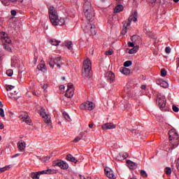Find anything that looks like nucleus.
Segmentation results:
<instances>
[{"instance_id": "obj_1", "label": "nucleus", "mask_w": 179, "mask_h": 179, "mask_svg": "<svg viewBox=\"0 0 179 179\" xmlns=\"http://www.w3.org/2000/svg\"><path fill=\"white\" fill-rule=\"evenodd\" d=\"M49 18L52 26H64L65 24V18L58 15V12L54 6L49 7Z\"/></svg>"}, {"instance_id": "obj_2", "label": "nucleus", "mask_w": 179, "mask_h": 179, "mask_svg": "<svg viewBox=\"0 0 179 179\" xmlns=\"http://www.w3.org/2000/svg\"><path fill=\"white\" fill-rule=\"evenodd\" d=\"M84 15L88 22H93L94 19V9L92 6V3L86 1L83 6Z\"/></svg>"}, {"instance_id": "obj_3", "label": "nucleus", "mask_w": 179, "mask_h": 179, "mask_svg": "<svg viewBox=\"0 0 179 179\" xmlns=\"http://www.w3.org/2000/svg\"><path fill=\"white\" fill-rule=\"evenodd\" d=\"M82 74L84 78H89L92 75V61L89 58H85L83 63Z\"/></svg>"}, {"instance_id": "obj_4", "label": "nucleus", "mask_w": 179, "mask_h": 179, "mask_svg": "<svg viewBox=\"0 0 179 179\" xmlns=\"http://www.w3.org/2000/svg\"><path fill=\"white\" fill-rule=\"evenodd\" d=\"M138 20V13L134 11L132 15H130L127 21L123 25V29L122 30V34L125 36L128 31V27L131 26V22H136Z\"/></svg>"}, {"instance_id": "obj_5", "label": "nucleus", "mask_w": 179, "mask_h": 179, "mask_svg": "<svg viewBox=\"0 0 179 179\" xmlns=\"http://www.w3.org/2000/svg\"><path fill=\"white\" fill-rule=\"evenodd\" d=\"M169 141H171V143H172L173 148H177L178 146V141H179V136L177 132H176L175 130H170L169 133Z\"/></svg>"}, {"instance_id": "obj_6", "label": "nucleus", "mask_w": 179, "mask_h": 179, "mask_svg": "<svg viewBox=\"0 0 179 179\" xmlns=\"http://www.w3.org/2000/svg\"><path fill=\"white\" fill-rule=\"evenodd\" d=\"M83 30L90 36H96V27L90 22L83 26Z\"/></svg>"}, {"instance_id": "obj_7", "label": "nucleus", "mask_w": 179, "mask_h": 179, "mask_svg": "<svg viewBox=\"0 0 179 179\" xmlns=\"http://www.w3.org/2000/svg\"><path fill=\"white\" fill-rule=\"evenodd\" d=\"M6 90H7V92H11L10 97L13 100H17V99H19V91L15 90V86L10 85H6Z\"/></svg>"}, {"instance_id": "obj_8", "label": "nucleus", "mask_w": 179, "mask_h": 179, "mask_svg": "<svg viewBox=\"0 0 179 179\" xmlns=\"http://www.w3.org/2000/svg\"><path fill=\"white\" fill-rule=\"evenodd\" d=\"M48 64L50 65L52 69H54V66H56L59 69L61 68V58L60 57H50V60L48 61Z\"/></svg>"}, {"instance_id": "obj_9", "label": "nucleus", "mask_w": 179, "mask_h": 179, "mask_svg": "<svg viewBox=\"0 0 179 179\" xmlns=\"http://www.w3.org/2000/svg\"><path fill=\"white\" fill-rule=\"evenodd\" d=\"M95 107L96 105L92 101H86L80 106V110H88L89 111L94 110Z\"/></svg>"}, {"instance_id": "obj_10", "label": "nucleus", "mask_w": 179, "mask_h": 179, "mask_svg": "<svg viewBox=\"0 0 179 179\" xmlns=\"http://www.w3.org/2000/svg\"><path fill=\"white\" fill-rule=\"evenodd\" d=\"M52 166L54 167L57 166L62 170H68V169H69V165L68 164V163L62 160L53 162Z\"/></svg>"}, {"instance_id": "obj_11", "label": "nucleus", "mask_w": 179, "mask_h": 179, "mask_svg": "<svg viewBox=\"0 0 179 179\" xmlns=\"http://www.w3.org/2000/svg\"><path fill=\"white\" fill-rule=\"evenodd\" d=\"M40 113L42 118L45 120V124H47L48 125H51V117H50V115L47 114V113H45V109L41 107Z\"/></svg>"}, {"instance_id": "obj_12", "label": "nucleus", "mask_w": 179, "mask_h": 179, "mask_svg": "<svg viewBox=\"0 0 179 179\" xmlns=\"http://www.w3.org/2000/svg\"><path fill=\"white\" fill-rule=\"evenodd\" d=\"M74 94V90H73V85L72 83H69L67 85V90L66 91L65 96L68 99H71V97H73Z\"/></svg>"}, {"instance_id": "obj_13", "label": "nucleus", "mask_w": 179, "mask_h": 179, "mask_svg": "<svg viewBox=\"0 0 179 179\" xmlns=\"http://www.w3.org/2000/svg\"><path fill=\"white\" fill-rule=\"evenodd\" d=\"M20 118L22 120L23 122H26L28 125H32L31 120L26 112H22Z\"/></svg>"}, {"instance_id": "obj_14", "label": "nucleus", "mask_w": 179, "mask_h": 179, "mask_svg": "<svg viewBox=\"0 0 179 179\" xmlns=\"http://www.w3.org/2000/svg\"><path fill=\"white\" fill-rule=\"evenodd\" d=\"M157 101L158 103V106L159 108L162 110H165L166 108V98L164 96H160L157 98Z\"/></svg>"}, {"instance_id": "obj_15", "label": "nucleus", "mask_w": 179, "mask_h": 179, "mask_svg": "<svg viewBox=\"0 0 179 179\" xmlns=\"http://www.w3.org/2000/svg\"><path fill=\"white\" fill-rule=\"evenodd\" d=\"M105 78L108 82L113 83V82L115 81V75L113 71H108L105 73Z\"/></svg>"}, {"instance_id": "obj_16", "label": "nucleus", "mask_w": 179, "mask_h": 179, "mask_svg": "<svg viewBox=\"0 0 179 179\" xmlns=\"http://www.w3.org/2000/svg\"><path fill=\"white\" fill-rule=\"evenodd\" d=\"M1 40L3 43H6L7 44H10L12 43V40L9 38L6 32L1 33Z\"/></svg>"}, {"instance_id": "obj_17", "label": "nucleus", "mask_w": 179, "mask_h": 179, "mask_svg": "<svg viewBox=\"0 0 179 179\" xmlns=\"http://www.w3.org/2000/svg\"><path fill=\"white\" fill-rule=\"evenodd\" d=\"M105 173L106 177L110 179H115V175L114 174V171L111 170L110 168H106L105 169Z\"/></svg>"}, {"instance_id": "obj_18", "label": "nucleus", "mask_w": 179, "mask_h": 179, "mask_svg": "<svg viewBox=\"0 0 179 179\" xmlns=\"http://www.w3.org/2000/svg\"><path fill=\"white\" fill-rule=\"evenodd\" d=\"M102 129L107 131V129H115V124L113 123H106L102 125Z\"/></svg>"}, {"instance_id": "obj_19", "label": "nucleus", "mask_w": 179, "mask_h": 179, "mask_svg": "<svg viewBox=\"0 0 179 179\" xmlns=\"http://www.w3.org/2000/svg\"><path fill=\"white\" fill-rule=\"evenodd\" d=\"M17 148L20 152H24V149H26V142L22 140L20 141L17 143Z\"/></svg>"}, {"instance_id": "obj_20", "label": "nucleus", "mask_w": 179, "mask_h": 179, "mask_svg": "<svg viewBox=\"0 0 179 179\" xmlns=\"http://www.w3.org/2000/svg\"><path fill=\"white\" fill-rule=\"evenodd\" d=\"M120 72H121V73L127 76L131 73V70H129V69H127L126 67H121L120 69Z\"/></svg>"}, {"instance_id": "obj_21", "label": "nucleus", "mask_w": 179, "mask_h": 179, "mask_svg": "<svg viewBox=\"0 0 179 179\" xmlns=\"http://www.w3.org/2000/svg\"><path fill=\"white\" fill-rule=\"evenodd\" d=\"M157 85H159L162 87H165V88L169 87V83L165 80H159L157 81Z\"/></svg>"}, {"instance_id": "obj_22", "label": "nucleus", "mask_w": 179, "mask_h": 179, "mask_svg": "<svg viewBox=\"0 0 179 179\" xmlns=\"http://www.w3.org/2000/svg\"><path fill=\"white\" fill-rule=\"evenodd\" d=\"M131 40L134 44H139L141 43V38L138 35H134L131 36Z\"/></svg>"}, {"instance_id": "obj_23", "label": "nucleus", "mask_w": 179, "mask_h": 179, "mask_svg": "<svg viewBox=\"0 0 179 179\" xmlns=\"http://www.w3.org/2000/svg\"><path fill=\"white\" fill-rule=\"evenodd\" d=\"M66 160H68L69 162H72L73 163H75V164L78 163V160L76 159V158H75L71 154L67 155Z\"/></svg>"}, {"instance_id": "obj_24", "label": "nucleus", "mask_w": 179, "mask_h": 179, "mask_svg": "<svg viewBox=\"0 0 179 179\" xmlns=\"http://www.w3.org/2000/svg\"><path fill=\"white\" fill-rule=\"evenodd\" d=\"M123 10H124V6L121 4L117 5L114 9L115 13H120V12H122Z\"/></svg>"}, {"instance_id": "obj_25", "label": "nucleus", "mask_w": 179, "mask_h": 179, "mask_svg": "<svg viewBox=\"0 0 179 179\" xmlns=\"http://www.w3.org/2000/svg\"><path fill=\"white\" fill-rule=\"evenodd\" d=\"M138 50H139V45H136L132 49L129 50V54H136Z\"/></svg>"}, {"instance_id": "obj_26", "label": "nucleus", "mask_w": 179, "mask_h": 179, "mask_svg": "<svg viewBox=\"0 0 179 179\" xmlns=\"http://www.w3.org/2000/svg\"><path fill=\"white\" fill-rule=\"evenodd\" d=\"M30 176L32 179H40V175L38 172H32L30 173Z\"/></svg>"}, {"instance_id": "obj_27", "label": "nucleus", "mask_w": 179, "mask_h": 179, "mask_svg": "<svg viewBox=\"0 0 179 179\" xmlns=\"http://www.w3.org/2000/svg\"><path fill=\"white\" fill-rule=\"evenodd\" d=\"M49 43L52 45H58L61 41H58L57 39H50L49 40Z\"/></svg>"}, {"instance_id": "obj_28", "label": "nucleus", "mask_w": 179, "mask_h": 179, "mask_svg": "<svg viewBox=\"0 0 179 179\" xmlns=\"http://www.w3.org/2000/svg\"><path fill=\"white\" fill-rule=\"evenodd\" d=\"M38 71H45V64H40L37 66Z\"/></svg>"}, {"instance_id": "obj_29", "label": "nucleus", "mask_w": 179, "mask_h": 179, "mask_svg": "<svg viewBox=\"0 0 179 179\" xmlns=\"http://www.w3.org/2000/svg\"><path fill=\"white\" fill-rule=\"evenodd\" d=\"M58 173V171L55 169H47L46 170V174H57Z\"/></svg>"}, {"instance_id": "obj_30", "label": "nucleus", "mask_w": 179, "mask_h": 179, "mask_svg": "<svg viewBox=\"0 0 179 179\" xmlns=\"http://www.w3.org/2000/svg\"><path fill=\"white\" fill-rule=\"evenodd\" d=\"M10 169V165L6 166L3 168H0V174L1 173H4V171H6Z\"/></svg>"}, {"instance_id": "obj_31", "label": "nucleus", "mask_w": 179, "mask_h": 179, "mask_svg": "<svg viewBox=\"0 0 179 179\" xmlns=\"http://www.w3.org/2000/svg\"><path fill=\"white\" fill-rule=\"evenodd\" d=\"M131 65H132V62L131 61H127L124 63V68H128V66H131Z\"/></svg>"}, {"instance_id": "obj_32", "label": "nucleus", "mask_w": 179, "mask_h": 179, "mask_svg": "<svg viewBox=\"0 0 179 179\" xmlns=\"http://www.w3.org/2000/svg\"><path fill=\"white\" fill-rule=\"evenodd\" d=\"M63 115H64L65 120H66V121H71V117H69V115H68V113H64Z\"/></svg>"}, {"instance_id": "obj_33", "label": "nucleus", "mask_w": 179, "mask_h": 179, "mask_svg": "<svg viewBox=\"0 0 179 179\" xmlns=\"http://www.w3.org/2000/svg\"><path fill=\"white\" fill-rule=\"evenodd\" d=\"M167 75V71H166V69H162L161 70V76L164 77L166 76Z\"/></svg>"}, {"instance_id": "obj_34", "label": "nucleus", "mask_w": 179, "mask_h": 179, "mask_svg": "<svg viewBox=\"0 0 179 179\" xmlns=\"http://www.w3.org/2000/svg\"><path fill=\"white\" fill-rule=\"evenodd\" d=\"M6 75H7V76H12L13 75V70H12V69L7 70Z\"/></svg>"}, {"instance_id": "obj_35", "label": "nucleus", "mask_w": 179, "mask_h": 179, "mask_svg": "<svg viewBox=\"0 0 179 179\" xmlns=\"http://www.w3.org/2000/svg\"><path fill=\"white\" fill-rule=\"evenodd\" d=\"M3 48H5V50H6V51H8L9 52H12V48H10V47H9V45H8L7 44H4Z\"/></svg>"}, {"instance_id": "obj_36", "label": "nucleus", "mask_w": 179, "mask_h": 179, "mask_svg": "<svg viewBox=\"0 0 179 179\" xmlns=\"http://www.w3.org/2000/svg\"><path fill=\"white\" fill-rule=\"evenodd\" d=\"M66 47H67L68 50H72V43L71 41L67 42Z\"/></svg>"}, {"instance_id": "obj_37", "label": "nucleus", "mask_w": 179, "mask_h": 179, "mask_svg": "<svg viewBox=\"0 0 179 179\" xmlns=\"http://www.w3.org/2000/svg\"><path fill=\"white\" fill-rule=\"evenodd\" d=\"M166 174H167L168 176H170V174H171V168L170 167H166V171H165Z\"/></svg>"}, {"instance_id": "obj_38", "label": "nucleus", "mask_w": 179, "mask_h": 179, "mask_svg": "<svg viewBox=\"0 0 179 179\" xmlns=\"http://www.w3.org/2000/svg\"><path fill=\"white\" fill-rule=\"evenodd\" d=\"M141 174L142 177L146 178L148 177V173H146V171L141 170Z\"/></svg>"}, {"instance_id": "obj_39", "label": "nucleus", "mask_w": 179, "mask_h": 179, "mask_svg": "<svg viewBox=\"0 0 179 179\" xmlns=\"http://www.w3.org/2000/svg\"><path fill=\"white\" fill-rule=\"evenodd\" d=\"M172 110H173V111H174V113H178V111H179L178 107H177L174 105L172 106Z\"/></svg>"}, {"instance_id": "obj_40", "label": "nucleus", "mask_w": 179, "mask_h": 179, "mask_svg": "<svg viewBox=\"0 0 179 179\" xmlns=\"http://www.w3.org/2000/svg\"><path fill=\"white\" fill-rule=\"evenodd\" d=\"M105 54L106 55H113V54H114V51L113 50H108Z\"/></svg>"}, {"instance_id": "obj_41", "label": "nucleus", "mask_w": 179, "mask_h": 179, "mask_svg": "<svg viewBox=\"0 0 179 179\" xmlns=\"http://www.w3.org/2000/svg\"><path fill=\"white\" fill-rule=\"evenodd\" d=\"M165 52H166V54H170V52H171V48H170V47H166L165 48Z\"/></svg>"}, {"instance_id": "obj_42", "label": "nucleus", "mask_w": 179, "mask_h": 179, "mask_svg": "<svg viewBox=\"0 0 179 179\" xmlns=\"http://www.w3.org/2000/svg\"><path fill=\"white\" fill-rule=\"evenodd\" d=\"M0 115L3 118L5 117V113H4V111H3V110L2 108H0Z\"/></svg>"}, {"instance_id": "obj_43", "label": "nucleus", "mask_w": 179, "mask_h": 179, "mask_svg": "<svg viewBox=\"0 0 179 179\" xmlns=\"http://www.w3.org/2000/svg\"><path fill=\"white\" fill-rule=\"evenodd\" d=\"M128 47H135V43L134 42H129L128 43Z\"/></svg>"}, {"instance_id": "obj_44", "label": "nucleus", "mask_w": 179, "mask_h": 179, "mask_svg": "<svg viewBox=\"0 0 179 179\" xmlns=\"http://www.w3.org/2000/svg\"><path fill=\"white\" fill-rule=\"evenodd\" d=\"M39 176H41V174H47V170L41 171H38Z\"/></svg>"}, {"instance_id": "obj_45", "label": "nucleus", "mask_w": 179, "mask_h": 179, "mask_svg": "<svg viewBox=\"0 0 179 179\" xmlns=\"http://www.w3.org/2000/svg\"><path fill=\"white\" fill-rule=\"evenodd\" d=\"M79 141H80V137H76L73 142H74L75 143H78V142H79Z\"/></svg>"}, {"instance_id": "obj_46", "label": "nucleus", "mask_w": 179, "mask_h": 179, "mask_svg": "<svg viewBox=\"0 0 179 179\" xmlns=\"http://www.w3.org/2000/svg\"><path fill=\"white\" fill-rule=\"evenodd\" d=\"M120 156H122L123 159H127V157H128V154H120Z\"/></svg>"}, {"instance_id": "obj_47", "label": "nucleus", "mask_w": 179, "mask_h": 179, "mask_svg": "<svg viewBox=\"0 0 179 179\" xmlns=\"http://www.w3.org/2000/svg\"><path fill=\"white\" fill-rule=\"evenodd\" d=\"M12 16H16V10H12L10 12Z\"/></svg>"}, {"instance_id": "obj_48", "label": "nucleus", "mask_w": 179, "mask_h": 179, "mask_svg": "<svg viewBox=\"0 0 179 179\" xmlns=\"http://www.w3.org/2000/svg\"><path fill=\"white\" fill-rule=\"evenodd\" d=\"M4 126L3 124H2V122H0V129H3Z\"/></svg>"}, {"instance_id": "obj_49", "label": "nucleus", "mask_w": 179, "mask_h": 179, "mask_svg": "<svg viewBox=\"0 0 179 179\" xmlns=\"http://www.w3.org/2000/svg\"><path fill=\"white\" fill-rule=\"evenodd\" d=\"M59 88L61 89V90H65V85H61L59 87Z\"/></svg>"}, {"instance_id": "obj_50", "label": "nucleus", "mask_w": 179, "mask_h": 179, "mask_svg": "<svg viewBox=\"0 0 179 179\" xmlns=\"http://www.w3.org/2000/svg\"><path fill=\"white\" fill-rule=\"evenodd\" d=\"M141 89L143 90H146V85H141Z\"/></svg>"}, {"instance_id": "obj_51", "label": "nucleus", "mask_w": 179, "mask_h": 179, "mask_svg": "<svg viewBox=\"0 0 179 179\" xmlns=\"http://www.w3.org/2000/svg\"><path fill=\"white\" fill-rule=\"evenodd\" d=\"M176 166L177 168L179 169V158L177 159Z\"/></svg>"}, {"instance_id": "obj_52", "label": "nucleus", "mask_w": 179, "mask_h": 179, "mask_svg": "<svg viewBox=\"0 0 179 179\" xmlns=\"http://www.w3.org/2000/svg\"><path fill=\"white\" fill-rule=\"evenodd\" d=\"M47 87H48V85L45 84L43 85V89H44V90H45V89H47Z\"/></svg>"}, {"instance_id": "obj_53", "label": "nucleus", "mask_w": 179, "mask_h": 179, "mask_svg": "<svg viewBox=\"0 0 179 179\" xmlns=\"http://www.w3.org/2000/svg\"><path fill=\"white\" fill-rule=\"evenodd\" d=\"M148 2H150L151 3L156 2V0H148Z\"/></svg>"}, {"instance_id": "obj_54", "label": "nucleus", "mask_w": 179, "mask_h": 179, "mask_svg": "<svg viewBox=\"0 0 179 179\" xmlns=\"http://www.w3.org/2000/svg\"><path fill=\"white\" fill-rule=\"evenodd\" d=\"M88 127H89V128H93V124H88Z\"/></svg>"}, {"instance_id": "obj_55", "label": "nucleus", "mask_w": 179, "mask_h": 179, "mask_svg": "<svg viewBox=\"0 0 179 179\" xmlns=\"http://www.w3.org/2000/svg\"><path fill=\"white\" fill-rule=\"evenodd\" d=\"M34 61H35L34 64H37V57H35V58H34Z\"/></svg>"}, {"instance_id": "obj_56", "label": "nucleus", "mask_w": 179, "mask_h": 179, "mask_svg": "<svg viewBox=\"0 0 179 179\" xmlns=\"http://www.w3.org/2000/svg\"><path fill=\"white\" fill-rule=\"evenodd\" d=\"M0 107H3V103H2V101H0Z\"/></svg>"}, {"instance_id": "obj_57", "label": "nucleus", "mask_w": 179, "mask_h": 179, "mask_svg": "<svg viewBox=\"0 0 179 179\" xmlns=\"http://www.w3.org/2000/svg\"><path fill=\"white\" fill-rule=\"evenodd\" d=\"M80 179H85V176H80Z\"/></svg>"}, {"instance_id": "obj_58", "label": "nucleus", "mask_w": 179, "mask_h": 179, "mask_svg": "<svg viewBox=\"0 0 179 179\" xmlns=\"http://www.w3.org/2000/svg\"><path fill=\"white\" fill-rule=\"evenodd\" d=\"M179 0H173V2H176L177 3V2H178Z\"/></svg>"}, {"instance_id": "obj_59", "label": "nucleus", "mask_w": 179, "mask_h": 179, "mask_svg": "<svg viewBox=\"0 0 179 179\" xmlns=\"http://www.w3.org/2000/svg\"><path fill=\"white\" fill-rule=\"evenodd\" d=\"M17 156H19V154H16L15 155H14V157H17Z\"/></svg>"}, {"instance_id": "obj_60", "label": "nucleus", "mask_w": 179, "mask_h": 179, "mask_svg": "<svg viewBox=\"0 0 179 179\" xmlns=\"http://www.w3.org/2000/svg\"><path fill=\"white\" fill-rule=\"evenodd\" d=\"M0 141H2V136H0Z\"/></svg>"}, {"instance_id": "obj_61", "label": "nucleus", "mask_w": 179, "mask_h": 179, "mask_svg": "<svg viewBox=\"0 0 179 179\" xmlns=\"http://www.w3.org/2000/svg\"><path fill=\"white\" fill-rule=\"evenodd\" d=\"M130 169H134V166H130Z\"/></svg>"}, {"instance_id": "obj_62", "label": "nucleus", "mask_w": 179, "mask_h": 179, "mask_svg": "<svg viewBox=\"0 0 179 179\" xmlns=\"http://www.w3.org/2000/svg\"><path fill=\"white\" fill-rule=\"evenodd\" d=\"M132 164H135V163H133V162H132Z\"/></svg>"}, {"instance_id": "obj_63", "label": "nucleus", "mask_w": 179, "mask_h": 179, "mask_svg": "<svg viewBox=\"0 0 179 179\" xmlns=\"http://www.w3.org/2000/svg\"><path fill=\"white\" fill-rule=\"evenodd\" d=\"M116 1H121V0H116Z\"/></svg>"}, {"instance_id": "obj_64", "label": "nucleus", "mask_w": 179, "mask_h": 179, "mask_svg": "<svg viewBox=\"0 0 179 179\" xmlns=\"http://www.w3.org/2000/svg\"><path fill=\"white\" fill-rule=\"evenodd\" d=\"M34 94H36V93H34Z\"/></svg>"}]
</instances>
